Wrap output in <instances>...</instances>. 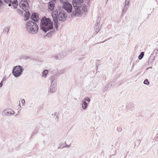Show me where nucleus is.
I'll return each mask as SVG.
<instances>
[{"label": "nucleus", "mask_w": 158, "mask_h": 158, "mask_svg": "<svg viewBox=\"0 0 158 158\" xmlns=\"http://www.w3.org/2000/svg\"><path fill=\"white\" fill-rule=\"evenodd\" d=\"M52 15L54 23V26L57 30H58V20L61 22L64 21L67 18V15L63 10H54L52 12Z\"/></svg>", "instance_id": "f257e3e1"}, {"label": "nucleus", "mask_w": 158, "mask_h": 158, "mask_svg": "<svg viewBox=\"0 0 158 158\" xmlns=\"http://www.w3.org/2000/svg\"><path fill=\"white\" fill-rule=\"evenodd\" d=\"M53 23L51 21L50 19L45 17H43L41 20L40 28L45 32L53 28Z\"/></svg>", "instance_id": "f03ea898"}, {"label": "nucleus", "mask_w": 158, "mask_h": 158, "mask_svg": "<svg viewBox=\"0 0 158 158\" xmlns=\"http://www.w3.org/2000/svg\"><path fill=\"white\" fill-rule=\"evenodd\" d=\"M25 28L28 33L32 34H36L39 29L37 24L31 20L28 21L26 22Z\"/></svg>", "instance_id": "7ed1b4c3"}, {"label": "nucleus", "mask_w": 158, "mask_h": 158, "mask_svg": "<svg viewBox=\"0 0 158 158\" xmlns=\"http://www.w3.org/2000/svg\"><path fill=\"white\" fill-rule=\"evenodd\" d=\"M84 2L83 0H73L72 3L73 6L74 8H75V12L74 13L75 15H78L79 16V15H81L80 14L81 13V9L79 8V6L77 5H80L81 3H83Z\"/></svg>", "instance_id": "20e7f679"}, {"label": "nucleus", "mask_w": 158, "mask_h": 158, "mask_svg": "<svg viewBox=\"0 0 158 158\" xmlns=\"http://www.w3.org/2000/svg\"><path fill=\"white\" fill-rule=\"evenodd\" d=\"M23 70V69L21 66H16L13 68L12 73L15 77H18L21 75Z\"/></svg>", "instance_id": "39448f33"}, {"label": "nucleus", "mask_w": 158, "mask_h": 158, "mask_svg": "<svg viewBox=\"0 0 158 158\" xmlns=\"http://www.w3.org/2000/svg\"><path fill=\"white\" fill-rule=\"evenodd\" d=\"M15 114L14 110L10 108H8L3 110L2 115L3 116H10Z\"/></svg>", "instance_id": "423d86ee"}, {"label": "nucleus", "mask_w": 158, "mask_h": 158, "mask_svg": "<svg viewBox=\"0 0 158 158\" xmlns=\"http://www.w3.org/2000/svg\"><path fill=\"white\" fill-rule=\"evenodd\" d=\"M77 6H79L78 7L79 8H80L81 9V13L80 14V15H75L74 14L75 12V8H74L75 10L74 11H73V15L74 16H75L76 17H80L82 15V13L83 12V11L84 12H86L87 11V8L86 7V6L85 5H83V4H82V3H81V5H77Z\"/></svg>", "instance_id": "0eeeda50"}, {"label": "nucleus", "mask_w": 158, "mask_h": 158, "mask_svg": "<svg viewBox=\"0 0 158 158\" xmlns=\"http://www.w3.org/2000/svg\"><path fill=\"white\" fill-rule=\"evenodd\" d=\"M63 8L68 13H70L72 11V6L71 4L68 2L65 3L63 5Z\"/></svg>", "instance_id": "6e6552de"}, {"label": "nucleus", "mask_w": 158, "mask_h": 158, "mask_svg": "<svg viewBox=\"0 0 158 158\" xmlns=\"http://www.w3.org/2000/svg\"><path fill=\"white\" fill-rule=\"evenodd\" d=\"M157 53H158L157 50H155L149 57V61L150 63L152 64L154 61L155 59L157 56L156 54Z\"/></svg>", "instance_id": "1a4fd4ad"}, {"label": "nucleus", "mask_w": 158, "mask_h": 158, "mask_svg": "<svg viewBox=\"0 0 158 158\" xmlns=\"http://www.w3.org/2000/svg\"><path fill=\"white\" fill-rule=\"evenodd\" d=\"M19 6L20 8H22L25 12H26L27 10H28V8L29 7L27 1H24L23 3H21L19 4Z\"/></svg>", "instance_id": "9d476101"}, {"label": "nucleus", "mask_w": 158, "mask_h": 158, "mask_svg": "<svg viewBox=\"0 0 158 158\" xmlns=\"http://www.w3.org/2000/svg\"><path fill=\"white\" fill-rule=\"evenodd\" d=\"M31 19L35 22H37L39 19L38 16L35 13H33L31 15Z\"/></svg>", "instance_id": "9b49d317"}, {"label": "nucleus", "mask_w": 158, "mask_h": 158, "mask_svg": "<svg viewBox=\"0 0 158 158\" xmlns=\"http://www.w3.org/2000/svg\"><path fill=\"white\" fill-rule=\"evenodd\" d=\"M129 1L127 2V0H126L124 8L122 11V14H123V15L125 13H126V11L128 9V7L127 6H126L128 5L129 4Z\"/></svg>", "instance_id": "f8f14e48"}, {"label": "nucleus", "mask_w": 158, "mask_h": 158, "mask_svg": "<svg viewBox=\"0 0 158 158\" xmlns=\"http://www.w3.org/2000/svg\"><path fill=\"white\" fill-rule=\"evenodd\" d=\"M48 9L51 11L53 10L55 6L54 3L52 2H50L48 3Z\"/></svg>", "instance_id": "ddd939ff"}, {"label": "nucleus", "mask_w": 158, "mask_h": 158, "mask_svg": "<svg viewBox=\"0 0 158 158\" xmlns=\"http://www.w3.org/2000/svg\"><path fill=\"white\" fill-rule=\"evenodd\" d=\"M55 57L56 59L60 60L62 57V56L61 53L56 54L55 56Z\"/></svg>", "instance_id": "4468645a"}, {"label": "nucleus", "mask_w": 158, "mask_h": 158, "mask_svg": "<svg viewBox=\"0 0 158 158\" xmlns=\"http://www.w3.org/2000/svg\"><path fill=\"white\" fill-rule=\"evenodd\" d=\"M51 85L50 86H56V81L51 79Z\"/></svg>", "instance_id": "2eb2a0df"}, {"label": "nucleus", "mask_w": 158, "mask_h": 158, "mask_svg": "<svg viewBox=\"0 0 158 158\" xmlns=\"http://www.w3.org/2000/svg\"><path fill=\"white\" fill-rule=\"evenodd\" d=\"M48 72V70L45 69L43 71L42 73V76L46 77Z\"/></svg>", "instance_id": "dca6fc26"}, {"label": "nucleus", "mask_w": 158, "mask_h": 158, "mask_svg": "<svg viewBox=\"0 0 158 158\" xmlns=\"http://www.w3.org/2000/svg\"><path fill=\"white\" fill-rule=\"evenodd\" d=\"M83 104L82 105V108L84 109H85L88 106V104L85 102V101H83Z\"/></svg>", "instance_id": "f3484780"}, {"label": "nucleus", "mask_w": 158, "mask_h": 158, "mask_svg": "<svg viewBox=\"0 0 158 158\" xmlns=\"http://www.w3.org/2000/svg\"><path fill=\"white\" fill-rule=\"evenodd\" d=\"M56 86H50V91L51 92H55L56 91Z\"/></svg>", "instance_id": "a211bd4d"}, {"label": "nucleus", "mask_w": 158, "mask_h": 158, "mask_svg": "<svg viewBox=\"0 0 158 158\" xmlns=\"http://www.w3.org/2000/svg\"><path fill=\"white\" fill-rule=\"evenodd\" d=\"M11 2H12V4L13 7L15 8H16L18 5V2H15V0H12Z\"/></svg>", "instance_id": "6ab92c4d"}, {"label": "nucleus", "mask_w": 158, "mask_h": 158, "mask_svg": "<svg viewBox=\"0 0 158 158\" xmlns=\"http://www.w3.org/2000/svg\"><path fill=\"white\" fill-rule=\"evenodd\" d=\"M112 85V83L111 82L108 84L107 85V86L105 87L104 89V91L107 90V89H108V87H111Z\"/></svg>", "instance_id": "aec40b11"}, {"label": "nucleus", "mask_w": 158, "mask_h": 158, "mask_svg": "<svg viewBox=\"0 0 158 158\" xmlns=\"http://www.w3.org/2000/svg\"><path fill=\"white\" fill-rule=\"evenodd\" d=\"M144 55V52H141L140 55L138 56V59L139 60H141L143 57Z\"/></svg>", "instance_id": "412c9836"}, {"label": "nucleus", "mask_w": 158, "mask_h": 158, "mask_svg": "<svg viewBox=\"0 0 158 158\" xmlns=\"http://www.w3.org/2000/svg\"><path fill=\"white\" fill-rule=\"evenodd\" d=\"M143 83L144 84L147 85H149V82L148 81V79H146L143 82Z\"/></svg>", "instance_id": "4be33fe9"}, {"label": "nucleus", "mask_w": 158, "mask_h": 158, "mask_svg": "<svg viewBox=\"0 0 158 158\" xmlns=\"http://www.w3.org/2000/svg\"><path fill=\"white\" fill-rule=\"evenodd\" d=\"M26 14H27V16H26V20H27V18L28 17H28H29V16L30 15V13L29 12L28 10H27L26 11Z\"/></svg>", "instance_id": "5701e85b"}, {"label": "nucleus", "mask_w": 158, "mask_h": 158, "mask_svg": "<svg viewBox=\"0 0 158 158\" xmlns=\"http://www.w3.org/2000/svg\"><path fill=\"white\" fill-rule=\"evenodd\" d=\"M10 30V28H9L8 27H7V28H5L4 30V31H7V34H8V32H9V31Z\"/></svg>", "instance_id": "b1692460"}, {"label": "nucleus", "mask_w": 158, "mask_h": 158, "mask_svg": "<svg viewBox=\"0 0 158 158\" xmlns=\"http://www.w3.org/2000/svg\"><path fill=\"white\" fill-rule=\"evenodd\" d=\"M60 1L63 4H64L65 3H66V2L67 1V0H60Z\"/></svg>", "instance_id": "393cba45"}, {"label": "nucleus", "mask_w": 158, "mask_h": 158, "mask_svg": "<svg viewBox=\"0 0 158 158\" xmlns=\"http://www.w3.org/2000/svg\"><path fill=\"white\" fill-rule=\"evenodd\" d=\"M99 25V22H97V23L96 24L95 27V28L97 29V27H99V26H98Z\"/></svg>", "instance_id": "a878e982"}, {"label": "nucleus", "mask_w": 158, "mask_h": 158, "mask_svg": "<svg viewBox=\"0 0 158 158\" xmlns=\"http://www.w3.org/2000/svg\"><path fill=\"white\" fill-rule=\"evenodd\" d=\"M95 32L96 33H97L99 31V27H97V28H95Z\"/></svg>", "instance_id": "bb28decb"}, {"label": "nucleus", "mask_w": 158, "mask_h": 158, "mask_svg": "<svg viewBox=\"0 0 158 158\" xmlns=\"http://www.w3.org/2000/svg\"><path fill=\"white\" fill-rule=\"evenodd\" d=\"M3 2L2 0H0V6H3Z\"/></svg>", "instance_id": "cd10ccee"}, {"label": "nucleus", "mask_w": 158, "mask_h": 158, "mask_svg": "<svg viewBox=\"0 0 158 158\" xmlns=\"http://www.w3.org/2000/svg\"><path fill=\"white\" fill-rule=\"evenodd\" d=\"M85 100L87 101L88 102H89L90 101V99L89 98H85Z\"/></svg>", "instance_id": "c85d7f7f"}, {"label": "nucleus", "mask_w": 158, "mask_h": 158, "mask_svg": "<svg viewBox=\"0 0 158 158\" xmlns=\"http://www.w3.org/2000/svg\"><path fill=\"white\" fill-rule=\"evenodd\" d=\"M25 100L24 99H22L21 100V102L22 104L25 103Z\"/></svg>", "instance_id": "c756f323"}, {"label": "nucleus", "mask_w": 158, "mask_h": 158, "mask_svg": "<svg viewBox=\"0 0 158 158\" xmlns=\"http://www.w3.org/2000/svg\"><path fill=\"white\" fill-rule=\"evenodd\" d=\"M30 58V57L29 56H25L24 58V59L25 60H27L28 59H29Z\"/></svg>", "instance_id": "7c9ffc66"}, {"label": "nucleus", "mask_w": 158, "mask_h": 158, "mask_svg": "<svg viewBox=\"0 0 158 158\" xmlns=\"http://www.w3.org/2000/svg\"><path fill=\"white\" fill-rule=\"evenodd\" d=\"M9 4H8V6H10L12 5V2H10L8 3Z\"/></svg>", "instance_id": "2f4dec72"}, {"label": "nucleus", "mask_w": 158, "mask_h": 158, "mask_svg": "<svg viewBox=\"0 0 158 158\" xmlns=\"http://www.w3.org/2000/svg\"><path fill=\"white\" fill-rule=\"evenodd\" d=\"M3 82L2 81L1 83H0V87H2L3 85Z\"/></svg>", "instance_id": "473e14b6"}, {"label": "nucleus", "mask_w": 158, "mask_h": 158, "mask_svg": "<svg viewBox=\"0 0 158 158\" xmlns=\"http://www.w3.org/2000/svg\"><path fill=\"white\" fill-rule=\"evenodd\" d=\"M6 77H4L2 81H5L6 80Z\"/></svg>", "instance_id": "72a5a7b5"}, {"label": "nucleus", "mask_w": 158, "mask_h": 158, "mask_svg": "<svg viewBox=\"0 0 158 158\" xmlns=\"http://www.w3.org/2000/svg\"><path fill=\"white\" fill-rule=\"evenodd\" d=\"M55 119H56L57 120H58V117L57 116V115H56Z\"/></svg>", "instance_id": "f704fd0d"}, {"label": "nucleus", "mask_w": 158, "mask_h": 158, "mask_svg": "<svg viewBox=\"0 0 158 158\" xmlns=\"http://www.w3.org/2000/svg\"><path fill=\"white\" fill-rule=\"evenodd\" d=\"M54 31H51L50 32H49V33H48V34H49V33H53V32H54Z\"/></svg>", "instance_id": "c9c22d12"}, {"label": "nucleus", "mask_w": 158, "mask_h": 158, "mask_svg": "<svg viewBox=\"0 0 158 158\" xmlns=\"http://www.w3.org/2000/svg\"><path fill=\"white\" fill-rule=\"evenodd\" d=\"M56 114H57V112H55L54 113V114H52V115H56Z\"/></svg>", "instance_id": "e433bc0d"}, {"label": "nucleus", "mask_w": 158, "mask_h": 158, "mask_svg": "<svg viewBox=\"0 0 158 158\" xmlns=\"http://www.w3.org/2000/svg\"><path fill=\"white\" fill-rule=\"evenodd\" d=\"M70 145H67V146L68 147H69V146Z\"/></svg>", "instance_id": "4c0bfd02"}]
</instances>
